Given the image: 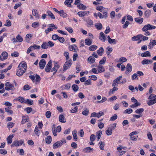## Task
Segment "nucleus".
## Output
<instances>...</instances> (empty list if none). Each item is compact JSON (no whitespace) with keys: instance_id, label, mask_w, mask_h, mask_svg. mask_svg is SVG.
<instances>
[{"instance_id":"f257e3e1","label":"nucleus","mask_w":156,"mask_h":156,"mask_svg":"<svg viewBox=\"0 0 156 156\" xmlns=\"http://www.w3.org/2000/svg\"><path fill=\"white\" fill-rule=\"evenodd\" d=\"M27 67V64L25 62H21L19 64L17 69V72L16 73L17 75L19 76H22L26 72Z\"/></svg>"},{"instance_id":"f03ea898","label":"nucleus","mask_w":156,"mask_h":156,"mask_svg":"<svg viewBox=\"0 0 156 156\" xmlns=\"http://www.w3.org/2000/svg\"><path fill=\"white\" fill-rule=\"evenodd\" d=\"M66 142V140L65 139H62L61 140L58 141L55 143L53 145V148L54 149L60 147L63 144Z\"/></svg>"},{"instance_id":"7ed1b4c3","label":"nucleus","mask_w":156,"mask_h":156,"mask_svg":"<svg viewBox=\"0 0 156 156\" xmlns=\"http://www.w3.org/2000/svg\"><path fill=\"white\" fill-rule=\"evenodd\" d=\"M72 64V61L71 59H69L66 61L64 64L63 68V70L65 71L68 69L71 66Z\"/></svg>"},{"instance_id":"20e7f679","label":"nucleus","mask_w":156,"mask_h":156,"mask_svg":"<svg viewBox=\"0 0 156 156\" xmlns=\"http://www.w3.org/2000/svg\"><path fill=\"white\" fill-rule=\"evenodd\" d=\"M41 48L40 46L37 45L36 44H34L33 46H30L27 49V54L30 53L31 51H34V50L38 49H39Z\"/></svg>"},{"instance_id":"39448f33","label":"nucleus","mask_w":156,"mask_h":156,"mask_svg":"<svg viewBox=\"0 0 156 156\" xmlns=\"http://www.w3.org/2000/svg\"><path fill=\"white\" fill-rule=\"evenodd\" d=\"M156 28L155 26H152L150 24L145 25L142 28V30L144 31H147L148 30L154 29Z\"/></svg>"},{"instance_id":"423d86ee","label":"nucleus","mask_w":156,"mask_h":156,"mask_svg":"<svg viewBox=\"0 0 156 156\" xmlns=\"http://www.w3.org/2000/svg\"><path fill=\"white\" fill-rule=\"evenodd\" d=\"M24 143V140H15L11 145L12 147L14 146L17 147L20 145H21Z\"/></svg>"},{"instance_id":"0eeeda50","label":"nucleus","mask_w":156,"mask_h":156,"mask_svg":"<svg viewBox=\"0 0 156 156\" xmlns=\"http://www.w3.org/2000/svg\"><path fill=\"white\" fill-rule=\"evenodd\" d=\"M5 89L7 90H12L14 87L13 85L11 84L9 82H7L5 84Z\"/></svg>"},{"instance_id":"6e6552de","label":"nucleus","mask_w":156,"mask_h":156,"mask_svg":"<svg viewBox=\"0 0 156 156\" xmlns=\"http://www.w3.org/2000/svg\"><path fill=\"white\" fill-rule=\"evenodd\" d=\"M8 54L6 51H4L0 56V59L1 61H3L7 58L8 57Z\"/></svg>"},{"instance_id":"1a4fd4ad","label":"nucleus","mask_w":156,"mask_h":156,"mask_svg":"<svg viewBox=\"0 0 156 156\" xmlns=\"http://www.w3.org/2000/svg\"><path fill=\"white\" fill-rule=\"evenodd\" d=\"M69 49L71 51L76 52L78 51V49L76 44H73L69 46Z\"/></svg>"},{"instance_id":"9d476101","label":"nucleus","mask_w":156,"mask_h":156,"mask_svg":"<svg viewBox=\"0 0 156 156\" xmlns=\"http://www.w3.org/2000/svg\"><path fill=\"white\" fill-rule=\"evenodd\" d=\"M132 70V67L131 65L129 64H127L126 66V70L125 72V73L126 74H129L130 73Z\"/></svg>"},{"instance_id":"9b49d317","label":"nucleus","mask_w":156,"mask_h":156,"mask_svg":"<svg viewBox=\"0 0 156 156\" xmlns=\"http://www.w3.org/2000/svg\"><path fill=\"white\" fill-rule=\"evenodd\" d=\"M52 62L51 61H50L46 65L45 70L46 72H49L51 68Z\"/></svg>"},{"instance_id":"f8f14e48","label":"nucleus","mask_w":156,"mask_h":156,"mask_svg":"<svg viewBox=\"0 0 156 156\" xmlns=\"http://www.w3.org/2000/svg\"><path fill=\"white\" fill-rule=\"evenodd\" d=\"M39 67L40 69H43L46 64V62L44 59H41L39 62Z\"/></svg>"},{"instance_id":"ddd939ff","label":"nucleus","mask_w":156,"mask_h":156,"mask_svg":"<svg viewBox=\"0 0 156 156\" xmlns=\"http://www.w3.org/2000/svg\"><path fill=\"white\" fill-rule=\"evenodd\" d=\"M153 62L152 60H149L148 59H144L142 62L141 63L143 65H147L149 63H151Z\"/></svg>"},{"instance_id":"4468645a","label":"nucleus","mask_w":156,"mask_h":156,"mask_svg":"<svg viewBox=\"0 0 156 156\" xmlns=\"http://www.w3.org/2000/svg\"><path fill=\"white\" fill-rule=\"evenodd\" d=\"M108 42L110 44H116L117 43V41L115 39H111L109 36H108Z\"/></svg>"},{"instance_id":"2eb2a0df","label":"nucleus","mask_w":156,"mask_h":156,"mask_svg":"<svg viewBox=\"0 0 156 156\" xmlns=\"http://www.w3.org/2000/svg\"><path fill=\"white\" fill-rule=\"evenodd\" d=\"M58 119L59 122H61L65 123L66 122V119H65L64 115L62 114L59 115Z\"/></svg>"},{"instance_id":"dca6fc26","label":"nucleus","mask_w":156,"mask_h":156,"mask_svg":"<svg viewBox=\"0 0 156 156\" xmlns=\"http://www.w3.org/2000/svg\"><path fill=\"white\" fill-rule=\"evenodd\" d=\"M93 148L90 147H87L83 149V151L85 153H90L93 151Z\"/></svg>"},{"instance_id":"f3484780","label":"nucleus","mask_w":156,"mask_h":156,"mask_svg":"<svg viewBox=\"0 0 156 156\" xmlns=\"http://www.w3.org/2000/svg\"><path fill=\"white\" fill-rule=\"evenodd\" d=\"M89 11H80L78 12L77 14L80 17H82L87 15V13H89Z\"/></svg>"},{"instance_id":"a211bd4d","label":"nucleus","mask_w":156,"mask_h":156,"mask_svg":"<svg viewBox=\"0 0 156 156\" xmlns=\"http://www.w3.org/2000/svg\"><path fill=\"white\" fill-rule=\"evenodd\" d=\"M100 37H99V39L103 42L106 41V37L102 32L100 33Z\"/></svg>"},{"instance_id":"6ab92c4d","label":"nucleus","mask_w":156,"mask_h":156,"mask_svg":"<svg viewBox=\"0 0 156 156\" xmlns=\"http://www.w3.org/2000/svg\"><path fill=\"white\" fill-rule=\"evenodd\" d=\"M71 86V85L70 83H67L65 85H63L62 87V90H68L70 88Z\"/></svg>"},{"instance_id":"aec40b11","label":"nucleus","mask_w":156,"mask_h":156,"mask_svg":"<svg viewBox=\"0 0 156 156\" xmlns=\"http://www.w3.org/2000/svg\"><path fill=\"white\" fill-rule=\"evenodd\" d=\"M33 15L36 17V18L39 19L40 18L39 15L37 11L35 9H33L32 11Z\"/></svg>"},{"instance_id":"412c9836","label":"nucleus","mask_w":156,"mask_h":156,"mask_svg":"<svg viewBox=\"0 0 156 156\" xmlns=\"http://www.w3.org/2000/svg\"><path fill=\"white\" fill-rule=\"evenodd\" d=\"M148 99L154 102V104L156 102V95H154L153 94H151L149 97Z\"/></svg>"},{"instance_id":"4be33fe9","label":"nucleus","mask_w":156,"mask_h":156,"mask_svg":"<svg viewBox=\"0 0 156 156\" xmlns=\"http://www.w3.org/2000/svg\"><path fill=\"white\" fill-rule=\"evenodd\" d=\"M141 55L143 57L151 56V53L148 51H147L145 52L142 53L141 54Z\"/></svg>"},{"instance_id":"5701e85b","label":"nucleus","mask_w":156,"mask_h":156,"mask_svg":"<svg viewBox=\"0 0 156 156\" xmlns=\"http://www.w3.org/2000/svg\"><path fill=\"white\" fill-rule=\"evenodd\" d=\"M118 89V88L114 87L112 89L110 90V91L108 92L109 95H112V94H113L114 93L115 91L117 90Z\"/></svg>"},{"instance_id":"b1692460","label":"nucleus","mask_w":156,"mask_h":156,"mask_svg":"<svg viewBox=\"0 0 156 156\" xmlns=\"http://www.w3.org/2000/svg\"><path fill=\"white\" fill-rule=\"evenodd\" d=\"M73 0H66L64 4L66 5H67L69 7H71V4L73 2Z\"/></svg>"},{"instance_id":"393cba45","label":"nucleus","mask_w":156,"mask_h":156,"mask_svg":"<svg viewBox=\"0 0 156 156\" xmlns=\"http://www.w3.org/2000/svg\"><path fill=\"white\" fill-rule=\"evenodd\" d=\"M85 44L88 46H90L92 44V40L91 39H86L85 40Z\"/></svg>"},{"instance_id":"a878e982","label":"nucleus","mask_w":156,"mask_h":156,"mask_svg":"<svg viewBox=\"0 0 156 156\" xmlns=\"http://www.w3.org/2000/svg\"><path fill=\"white\" fill-rule=\"evenodd\" d=\"M51 137L50 136H47L45 138V143L48 144H50L51 141Z\"/></svg>"},{"instance_id":"bb28decb","label":"nucleus","mask_w":156,"mask_h":156,"mask_svg":"<svg viewBox=\"0 0 156 156\" xmlns=\"http://www.w3.org/2000/svg\"><path fill=\"white\" fill-rule=\"evenodd\" d=\"M144 19L142 18L137 17L135 19V21L139 24H141L143 22Z\"/></svg>"},{"instance_id":"cd10ccee","label":"nucleus","mask_w":156,"mask_h":156,"mask_svg":"<svg viewBox=\"0 0 156 156\" xmlns=\"http://www.w3.org/2000/svg\"><path fill=\"white\" fill-rule=\"evenodd\" d=\"M98 72L99 73L104 72L105 71V69L104 67L101 65H99V66H98Z\"/></svg>"},{"instance_id":"c85d7f7f","label":"nucleus","mask_w":156,"mask_h":156,"mask_svg":"<svg viewBox=\"0 0 156 156\" xmlns=\"http://www.w3.org/2000/svg\"><path fill=\"white\" fill-rule=\"evenodd\" d=\"M59 68V66L57 63H56L55 64L54 67L52 69L51 71H57Z\"/></svg>"},{"instance_id":"c756f323","label":"nucleus","mask_w":156,"mask_h":156,"mask_svg":"<svg viewBox=\"0 0 156 156\" xmlns=\"http://www.w3.org/2000/svg\"><path fill=\"white\" fill-rule=\"evenodd\" d=\"M73 138L76 141L77 140V131L76 130L73 132Z\"/></svg>"},{"instance_id":"7c9ffc66","label":"nucleus","mask_w":156,"mask_h":156,"mask_svg":"<svg viewBox=\"0 0 156 156\" xmlns=\"http://www.w3.org/2000/svg\"><path fill=\"white\" fill-rule=\"evenodd\" d=\"M141 38V34L138 35L136 36L133 37H132V39L133 41H139Z\"/></svg>"},{"instance_id":"2f4dec72","label":"nucleus","mask_w":156,"mask_h":156,"mask_svg":"<svg viewBox=\"0 0 156 156\" xmlns=\"http://www.w3.org/2000/svg\"><path fill=\"white\" fill-rule=\"evenodd\" d=\"M48 47V43L46 42H44L41 45V47L43 49H47Z\"/></svg>"},{"instance_id":"473e14b6","label":"nucleus","mask_w":156,"mask_h":156,"mask_svg":"<svg viewBox=\"0 0 156 156\" xmlns=\"http://www.w3.org/2000/svg\"><path fill=\"white\" fill-rule=\"evenodd\" d=\"M77 7L79 9L82 10H85L87 8L82 3L78 4Z\"/></svg>"},{"instance_id":"72a5a7b5","label":"nucleus","mask_w":156,"mask_h":156,"mask_svg":"<svg viewBox=\"0 0 156 156\" xmlns=\"http://www.w3.org/2000/svg\"><path fill=\"white\" fill-rule=\"evenodd\" d=\"M13 135H10L7 138V143L8 144H11L12 142V139L13 137Z\"/></svg>"},{"instance_id":"f704fd0d","label":"nucleus","mask_w":156,"mask_h":156,"mask_svg":"<svg viewBox=\"0 0 156 156\" xmlns=\"http://www.w3.org/2000/svg\"><path fill=\"white\" fill-rule=\"evenodd\" d=\"M83 115L87 116L89 114V110L87 108H85L82 112Z\"/></svg>"},{"instance_id":"c9c22d12","label":"nucleus","mask_w":156,"mask_h":156,"mask_svg":"<svg viewBox=\"0 0 156 156\" xmlns=\"http://www.w3.org/2000/svg\"><path fill=\"white\" fill-rule=\"evenodd\" d=\"M59 14H60V16H62L63 17L66 18L67 16V15L66 13H65L63 10H61L59 11Z\"/></svg>"},{"instance_id":"e433bc0d","label":"nucleus","mask_w":156,"mask_h":156,"mask_svg":"<svg viewBox=\"0 0 156 156\" xmlns=\"http://www.w3.org/2000/svg\"><path fill=\"white\" fill-rule=\"evenodd\" d=\"M104 49L102 47H101L99 50L97 51V53L100 56H101L102 55V53L104 52Z\"/></svg>"},{"instance_id":"4c0bfd02","label":"nucleus","mask_w":156,"mask_h":156,"mask_svg":"<svg viewBox=\"0 0 156 156\" xmlns=\"http://www.w3.org/2000/svg\"><path fill=\"white\" fill-rule=\"evenodd\" d=\"M97 48V46L95 45H93L90 46L89 49L90 51H95Z\"/></svg>"},{"instance_id":"58836bf2","label":"nucleus","mask_w":156,"mask_h":156,"mask_svg":"<svg viewBox=\"0 0 156 156\" xmlns=\"http://www.w3.org/2000/svg\"><path fill=\"white\" fill-rule=\"evenodd\" d=\"M52 129L53 135L55 136H56L57 135V132H58L57 131L56 129H55V124L53 125Z\"/></svg>"},{"instance_id":"ea45409f","label":"nucleus","mask_w":156,"mask_h":156,"mask_svg":"<svg viewBox=\"0 0 156 156\" xmlns=\"http://www.w3.org/2000/svg\"><path fill=\"white\" fill-rule=\"evenodd\" d=\"M98 144L99 145V147L100 149L103 150L105 145L104 143L101 141H100L98 143Z\"/></svg>"},{"instance_id":"a19ab883","label":"nucleus","mask_w":156,"mask_h":156,"mask_svg":"<svg viewBox=\"0 0 156 156\" xmlns=\"http://www.w3.org/2000/svg\"><path fill=\"white\" fill-rule=\"evenodd\" d=\"M15 100L16 101L18 100L20 102L24 103H25V101L24 100V98L21 97H19L18 98L15 99Z\"/></svg>"},{"instance_id":"79ce46f5","label":"nucleus","mask_w":156,"mask_h":156,"mask_svg":"<svg viewBox=\"0 0 156 156\" xmlns=\"http://www.w3.org/2000/svg\"><path fill=\"white\" fill-rule=\"evenodd\" d=\"M28 120L29 118L28 117L23 116V117L21 123L22 124H24L26 122L28 121Z\"/></svg>"},{"instance_id":"37998d69","label":"nucleus","mask_w":156,"mask_h":156,"mask_svg":"<svg viewBox=\"0 0 156 156\" xmlns=\"http://www.w3.org/2000/svg\"><path fill=\"white\" fill-rule=\"evenodd\" d=\"M95 26L98 30H100L102 29V26L100 23H97L95 25Z\"/></svg>"},{"instance_id":"c03bdc74","label":"nucleus","mask_w":156,"mask_h":156,"mask_svg":"<svg viewBox=\"0 0 156 156\" xmlns=\"http://www.w3.org/2000/svg\"><path fill=\"white\" fill-rule=\"evenodd\" d=\"M112 129H110L109 127L108 129L106 130L105 132L107 136H110L112 135Z\"/></svg>"},{"instance_id":"a18cd8bd","label":"nucleus","mask_w":156,"mask_h":156,"mask_svg":"<svg viewBox=\"0 0 156 156\" xmlns=\"http://www.w3.org/2000/svg\"><path fill=\"white\" fill-rule=\"evenodd\" d=\"M34 132L35 134H36L37 136H39L40 133V131L37 126L35 127Z\"/></svg>"},{"instance_id":"49530a36","label":"nucleus","mask_w":156,"mask_h":156,"mask_svg":"<svg viewBox=\"0 0 156 156\" xmlns=\"http://www.w3.org/2000/svg\"><path fill=\"white\" fill-rule=\"evenodd\" d=\"M133 112V110L131 108H128L125 110L123 113L124 114H130L132 113Z\"/></svg>"},{"instance_id":"de8ad7c7","label":"nucleus","mask_w":156,"mask_h":156,"mask_svg":"<svg viewBox=\"0 0 156 156\" xmlns=\"http://www.w3.org/2000/svg\"><path fill=\"white\" fill-rule=\"evenodd\" d=\"M73 90L75 92H77L79 89L78 86L76 84H73L72 86Z\"/></svg>"},{"instance_id":"09e8293b","label":"nucleus","mask_w":156,"mask_h":156,"mask_svg":"<svg viewBox=\"0 0 156 156\" xmlns=\"http://www.w3.org/2000/svg\"><path fill=\"white\" fill-rule=\"evenodd\" d=\"M47 13L48 14V15L50 17L51 19H55V16L51 11H48L47 12Z\"/></svg>"},{"instance_id":"8fccbe9b","label":"nucleus","mask_w":156,"mask_h":156,"mask_svg":"<svg viewBox=\"0 0 156 156\" xmlns=\"http://www.w3.org/2000/svg\"><path fill=\"white\" fill-rule=\"evenodd\" d=\"M88 60L91 63H93L95 62V59L93 57L90 56L88 58Z\"/></svg>"},{"instance_id":"3c124183","label":"nucleus","mask_w":156,"mask_h":156,"mask_svg":"<svg viewBox=\"0 0 156 156\" xmlns=\"http://www.w3.org/2000/svg\"><path fill=\"white\" fill-rule=\"evenodd\" d=\"M102 133V132L101 130H99L97 133L96 136L98 139V141L100 139Z\"/></svg>"},{"instance_id":"603ef678","label":"nucleus","mask_w":156,"mask_h":156,"mask_svg":"<svg viewBox=\"0 0 156 156\" xmlns=\"http://www.w3.org/2000/svg\"><path fill=\"white\" fill-rule=\"evenodd\" d=\"M144 109L143 108H139L135 111V112L136 114H140L144 111Z\"/></svg>"},{"instance_id":"864d4df0","label":"nucleus","mask_w":156,"mask_h":156,"mask_svg":"<svg viewBox=\"0 0 156 156\" xmlns=\"http://www.w3.org/2000/svg\"><path fill=\"white\" fill-rule=\"evenodd\" d=\"M96 9L101 12H103L105 9H106L104 8L102 6H98L96 7Z\"/></svg>"},{"instance_id":"5fc2aeb1","label":"nucleus","mask_w":156,"mask_h":156,"mask_svg":"<svg viewBox=\"0 0 156 156\" xmlns=\"http://www.w3.org/2000/svg\"><path fill=\"white\" fill-rule=\"evenodd\" d=\"M16 39L17 42H21L23 41V38L20 35H18L16 37Z\"/></svg>"},{"instance_id":"6e6d98bb","label":"nucleus","mask_w":156,"mask_h":156,"mask_svg":"<svg viewBox=\"0 0 156 156\" xmlns=\"http://www.w3.org/2000/svg\"><path fill=\"white\" fill-rule=\"evenodd\" d=\"M107 100V98L105 97H103L101 101H97V103H103L105 101H106Z\"/></svg>"},{"instance_id":"4d7b16f0","label":"nucleus","mask_w":156,"mask_h":156,"mask_svg":"<svg viewBox=\"0 0 156 156\" xmlns=\"http://www.w3.org/2000/svg\"><path fill=\"white\" fill-rule=\"evenodd\" d=\"M117 118V115L116 114H114L111 117L110 121H114L116 120Z\"/></svg>"},{"instance_id":"13d9d810","label":"nucleus","mask_w":156,"mask_h":156,"mask_svg":"<svg viewBox=\"0 0 156 156\" xmlns=\"http://www.w3.org/2000/svg\"><path fill=\"white\" fill-rule=\"evenodd\" d=\"M70 112L71 113H76L78 111V107L77 106H76L74 108L71 110H70Z\"/></svg>"},{"instance_id":"bf43d9fd","label":"nucleus","mask_w":156,"mask_h":156,"mask_svg":"<svg viewBox=\"0 0 156 156\" xmlns=\"http://www.w3.org/2000/svg\"><path fill=\"white\" fill-rule=\"evenodd\" d=\"M131 78L133 80H138V75L137 73H134L132 76Z\"/></svg>"},{"instance_id":"052dcab7","label":"nucleus","mask_w":156,"mask_h":156,"mask_svg":"<svg viewBox=\"0 0 156 156\" xmlns=\"http://www.w3.org/2000/svg\"><path fill=\"white\" fill-rule=\"evenodd\" d=\"M106 61V58L104 57L99 62V64L101 65H103L105 62Z\"/></svg>"},{"instance_id":"680f3d73","label":"nucleus","mask_w":156,"mask_h":156,"mask_svg":"<svg viewBox=\"0 0 156 156\" xmlns=\"http://www.w3.org/2000/svg\"><path fill=\"white\" fill-rule=\"evenodd\" d=\"M39 26V23L37 22H36L33 23L32 24V26L34 28H36Z\"/></svg>"},{"instance_id":"e2e57ef3","label":"nucleus","mask_w":156,"mask_h":156,"mask_svg":"<svg viewBox=\"0 0 156 156\" xmlns=\"http://www.w3.org/2000/svg\"><path fill=\"white\" fill-rule=\"evenodd\" d=\"M31 87L28 85L26 84L23 87V90H27L30 89Z\"/></svg>"},{"instance_id":"0e129e2a","label":"nucleus","mask_w":156,"mask_h":156,"mask_svg":"<svg viewBox=\"0 0 156 156\" xmlns=\"http://www.w3.org/2000/svg\"><path fill=\"white\" fill-rule=\"evenodd\" d=\"M25 103H27L30 105H32L33 104V101L29 99H27L25 101Z\"/></svg>"},{"instance_id":"69168bd1","label":"nucleus","mask_w":156,"mask_h":156,"mask_svg":"<svg viewBox=\"0 0 156 156\" xmlns=\"http://www.w3.org/2000/svg\"><path fill=\"white\" fill-rule=\"evenodd\" d=\"M151 12L150 10H147L144 12L145 16L147 17H148L151 14Z\"/></svg>"},{"instance_id":"338daca9","label":"nucleus","mask_w":156,"mask_h":156,"mask_svg":"<svg viewBox=\"0 0 156 156\" xmlns=\"http://www.w3.org/2000/svg\"><path fill=\"white\" fill-rule=\"evenodd\" d=\"M59 37L57 34H53L52 36V38L53 40L56 41L57 40H58Z\"/></svg>"},{"instance_id":"774afa93","label":"nucleus","mask_w":156,"mask_h":156,"mask_svg":"<svg viewBox=\"0 0 156 156\" xmlns=\"http://www.w3.org/2000/svg\"><path fill=\"white\" fill-rule=\"evenodd\" d=\"M14 123L12 122H9L7 124V127L8 128H12L14 126Z\"/></svg>"}]
</instances>
